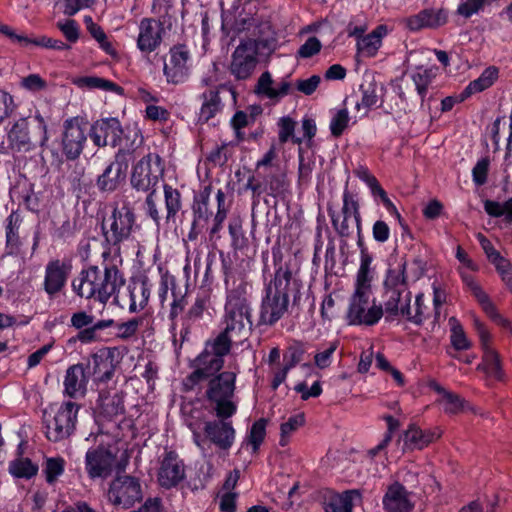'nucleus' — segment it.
I'll return each mask as SVG.
<instances>
[{"label": "nucleus", "instance_id": "obj_1", "mask_svg": "<svg viewBox=\"0 0 512 512\" xmlns=\"http://www.w3.org/2000/svg\"><path fill=\"white\" fill-rule=\"evenodd\" d=\"M274 277L265 283L257 326H274L288 311L290 297L293 306H300L302 281L293 277L290 265L282 257L273 254Z\"/></svg>", "mask_w": 512, "mask_h": 512}, {"label": "nucleus", "instance_id": "obj_2", "mask_svg": "<svg viewBox=\"0 0 512 512\" xmlns=\"http://www.w3.org/2000/svg\"><path fill=\"white\" fill-rule=\"evenodd\" d=\"M88 135L97 148L111 147L115 153L135 155L143 144V135L137 124L123 125L118 117H100L89 124Z\"/></svg>", "mask_w": 512, "mask_h": 512}, {"label": "nucleus", "instance_id": "obj_3", "mask_svg": "<svg viewBox=\"0 0 512 512\" xmlns=\"http://www.w3.org/2000/svg\"><path fill=\"white\" fill-rule=\"evenodd\" d=\"M103 237L102 256L108 257L111 253L120 255L121 245L133 239V234L140 229L137 223V216L130 203L115 205L111 213L104 216L101 224Z\"/></svg>", "mask_w": 512, "mask_h": 512}, {"label": "nucleus", "instance_id": "obj_4", "mask_svg": "<svg viewBox=\"0 0 512 512\" xmlns=\"http://www.w3.org/2000/svg\"><path fill=\"white\" fill-rule=\"evenodd\" d=\"M49 140L48 125L39 111L31 117L19 118L6 127L7 154L27 153L45 147Z\"/></svg>", "mask_w": 512, "mask_h": 512}, {"label": "nucleus", "instance_id": "obj_5", "mask_svg": "<svg viewBox=\"0 0 512 512\" xmlns=\"http://www.w3.org/2000/svg\"><path fill=\"white\" fill-rule=\"evenodd\" d=\"M204 398L215 416L236 414L238 403L234 400L236 392L237 373L222 371L207 379Z\"/></svg>", "mask_w": 512, "mask_h": 512}, {"label": "nucleus", "instance_id": "obj_6", "mask_svg": "<svg viewBox=\"0 0 512 512\" xmlns=\"http://www.w3.org/2000/svg\"><path fill=\"white\" fill-rule=\"evenodd\" d=\"M90 274L87 280V299L106 305L112 296L119 293L121 287L125 284L123 273L116 265H105L103 274L96 265H90L85 268V274Z\"/></svg>", "mask_w": 512, "mask_h": 512}, {"label": "nucleus", "instance_id": "obj_7", "mask_svg": "<svg viewBox=\"0 0 512 512\" xmlns=\"http://www.w3.org/2000/svg\"><path fill=\"white\" fill-rule=\"evenodd\" d=\"M163 175V159L158 154L148 153L132 166L130 186L138 193L157 191V185Z\"/></svg>", "mask_w": 512, "mask_h": 512}, {"label": "nucleus", "instance_id": "obj_8", "mask_svg": "<svg viewBox=\"0 0 512 512\" xmlns=\"http://www.w3.org/2000/svg\"><path fill=\"white\" fill-rule=\"evenodd\" d=\"M82 405L72 401H63L53 417L44 418L45 436L54 443L74 434L78 422V412Z\"/></svg>", "mask_w": 512, "mask_h": 512}, {"label": "nucleus", "instance_id": "obj_9", "mask_svg": "<svg viewBox=\"0 0 512 512\" xmlns=\"http://www.w3.org/2000/svg\"><path fill=\"white\" fill-rule=\"evenodd\" d=\"M72 269V260L67 258H52L45 264L40 289L50 301L66 295Z\"/></svg>", "mask_w": 512, "mask_h": 512}, {"label": "nucleus", "instance_id": "obj_10", "mask_svg": "<svg viewBox=\"0 0 512 512\" xmlns=\"http://www.w3.org/2000/svg\"><path fill=\"white\" fill-rule=\"evenodd\" d=\"M113 325H115V320H95L94 315L83 310L74 312L70 318V326L78 330L76 340L82 344H91L110 340L112 332H107L106 330L111 328Z\"/></svg>", "mask_w": 512, "mask_h": 512}, {"label": "nucleus", "instance_id": "obj_11", "mask_svg": "<svg viewBox=\"0 0 512 512\" xmlns=\"http://www.w3.org/2000/svg\"><path fill=\"white\" fill-rule=\"evenodd\" d=\"M89 121L86 117L73 116L63 122L61 151L68 161L77 160L82 154L88 135Z\"/></svg>", "mask_w": 512, "mask_h": 512}, {"label": "nucleus", "instance_id": "obj_12", "mask_svg": "<svg viewBox=\"0 0 512 512\" xmlns=\"http://www.w3.org/2000/svg\"><path fill=\"white\" fill-rule=\"evenodd\" d=\"M117 354V347H102L90 354L84 363L97 389L102 385L108 386L115 377L116 369L120 364Z\"/></svg>", "mask_w": 512, "mask_h": 512}, {"label": "nucleus", "instance_id": "obj_13", "mask_svg": "<svg viewBox=\"0 0 512 512\" xmlns=\"http://www.w3.org/2000/svg\"><path fill=\"white\" fill-rule=\"evenodd\" d=\"M370 296H350L345 314V321L349 326L373 327L384 316L382 303L372 300Z\"/></svg>", "mask_w": 512, "mask_h": 512}, {"label": "nucleus", "instance_id": "obj_14", "mask_svg": "<svg viewBox=\"0 0 512 512\" xmlns=\"http://www.w3.org/2000/svg\"><path fill=\"white\" fill-rule=\"evenodd\" d=\"M135 155L114 153L113 160L109 161L95 180V186L101 194L116 192L125 182L130 163Z\"/></svg>", "mask_w": 512, "mask_h": 512}, {"label": "nucleus", "instance_id": "obj_15", "mask_svg": "<svg viewBox=\"0 0 512 512\" xmlns=\"http://www.w3.org/2000/svg\"><path fill=\"white\" fill-rule=\"evenodd\" d=\"M225 360L207 349L203 350L190 362L193 371L184 380L186 390H194L201 382L222 372Z\"/></svg>", "mask_w": 512, "mask_h": 512}, {"label": "nucleus", "instance_id": "obj_16", "mask_svg": "<svg viewBox=\"0 0 512 512\" xmlns=\"http://www.w3.org/2000/svg\"><path fill=\"white\" fill-rule=\"evenodd\" d=\"M269 48L268 40L258 39L256 45L251 41L241 42L232 54L230 73L237 80L250 78L258 63L256 48Z\"/></svg>", "mask_w": 512, "mask_h": 512}, {"label": "nucleus", "instance_id": "obj_17", "mask_svg": "<svg viewBox=\"0 0 512 512\" xmlns=\"http://www.w3.org/2000/svg\"><path fill=\"white\" fill-rule=\"evenodd\" d=\"M117 456L112 450L103 445L90 447L84 457V468L91 480L109 478L115 468Z\"/></svg>", "mask_w": 512, "mask_h": 512}, {"label": "nucleus", "instance_id": "obj_18", "mask_svg": "<svg viewBox=\"0 0 512 512\" xmlns=\"http://www.w3.org/2000/svg\"><path fill=\"white\" fill-rule=\"evenodd\" d=\"M170 59L168 63H164L163 74L167 83L179 85L185 83L190 76L191 55L185 44H176L169 50Z\"/></svg>", "mask_w": 512, "mask_h": 512}, {"label": "nucleus", "instance_id": "obj_19", "mask_svg": "<svg viewBox=\"0 0 512 512\" xmlns=\"http://www.w3.org/2000/svg\"><path fill=\"white\" fill-rule=\"evenodd\" d=\"M234 415L216 416V419L204 423L206 438L220 450H229L235 442L236 431L230 420Z\"/></svg>", "mask_w": 512, "mask_h": 512}, {"label": "nucleus", "instance_id": "obj_20", "mask_svg": "<svg viewBox=\"0 0 512 512\" xmlns=\"http://www.w3.org/2000/svg\"><path fill=\"white\" fill-rule=\"evenodd\" d=\"M212 192L210 185L204 186L198 193L194 194L192 209V223L187 238L189 241H195L199 235L207 229L213 212L209 209V199Z\"/></svg>", "mask_w": 512, "mask_h": 512}, {"label": "nucleus", "instance_id": "obj_21", "mask_svg": "<svg viewBox=\"0 0 512 512\" xmlns=\"http://www.w3.org/2000/svg\"><path fill=\"white\" fill-rule=\"evenodd\" d=\"M136 47L143 55L155 52L163 42L164 24L155 18L144 17L140 20Z\"/></svg>", "mask_w": 512, "mask_h": 512}, {"label": "nucleus", "instance_id": "obj_22", "mask_svg": "<svg viewBox=\"0 0 512 512\" xmlns=\"http://www.w3.org/2000/svg\"><path fill=\"white\" fill-rule=\"evenodd\" d=\"M91 379L84 362L70 365L64 375L63 396L77 402L84 399L88 391V383Z\"/></svg>", "mask_w": 512, "mask_h": 512}, {"label": "nucleus", "instance_id": "obj_23", "mask_svg": "<svg viewBox=\"0 0 512 512\" xmlns=\"http://www.w3.org/2000/svg\"><path fill=\"white\" fill-rule=\"evenodd\" d=\"M449 11L443 7H429L405 19V27L413 33L422 30H437L448 23Z\"/></svg>", "mask_w": 512, "mask_h": 512}, {"label": "nucleus", "instance_id": "obj_24", "mask_svg": "<svg viewBox=\"0 0 512 512\" xmlns=\"http://www.w3.org/2000/svg\"><path fill=\"white\" fill-rule=\"evenodd\" d=\"M463 284L469 289L472 296L476 299L483 312L496 324L503 328H510L511 323L504 318L498 311L496 305L492 302L489 295L475 281L474 277L468 273L460 272Z\"/></svg>", "mask_w": 512, "mask_h": 512}, {"label": "nucleus", "instance_id": "obj_25", "mask_svg": "<svg viewBox=\"0 0 512 512\" xmlns=\"http://www.w3.org/2000/svg\"><path fill=\"white\" fill-rule=\"evenodd\" d=\"M224 329L239 337L247 338L252 330V308L225 305Z\"/></svg>", "mask_w": 512, "mask_h": 512}, {"label": "nucleus", "instance_id": "obj_26", "mask_svg": "<svg viewBox=\"0 0 512 512\" xmlns=\"http://www.w3.org/2000/svg\"><path fill=\"white\" fill-rule=\"evenodd\" d=\"M109 500L116 506H132L141 498V486L137 478L125 476L123 480L114 481L108 491Z\"/></svg>", "mask_w": 512, "mask_h": 512}, {"label": "nucleus", "instance_id": "obj_27", "mask_svg": "<svg viewBox=\"0 0 512 512\" xmlns=\"http://www.w3.org/2000/svg\"><path fill=\"white\" fill-rule=\"evenodd\" d=\"M10 197L18 206L27 211L38 214L41 200L40 192H35V184L26 176L20 175L10 188Z\"/></svg>", "mask_w": 512, "mask_h": 512}, {"label": "nucleus", "instance_id": "obj_28", "mask_svg": "<svg viewBox=\"0 0 512 512\" xmlns=\"http://www.w3.org/2000/svg\"><path fill=\"white\" fill-rule=\"evenodd\" d=\"M185 478L184 464L176 451H166L158 471V483L162 488L176 487Z\"/></svg>", "mask_w": 512, "mask_h": 512}, {"label": "nucleus", "instance_id": "obj_29", "mask_svg": "<svg viewBox=\"0 0 512 512\" xmlns=\"http://www.w3.org/2000/svg\"><path fill=\"white\" fill-rule=\"evenodd\" d=\"M223 89L231 92L233 98L236 97V92L234 89L227 87V85H220L217 88L206 89L198 96V99L201 101V107L197 113V124L208 123L209 120L214 118L218 113L222 112L224 104L220 97V90Z\"/></svg>", "mask_w": 512, "mask_h": 512}, {"label": "nucleus", "instance_id": "obj_30", "mask_svg": "<svg viewBox=\"0 0 512 512\" xmlns=\"http://www.w3.org/2000/svg\"><path fill=\"white\" fill-rule=\"evenodd\" d=\"M361 500V492L357 489L345 490L341 493L334 490H326L321 497V505L324 512H353L354 500Z\"/></svg>", "mask_w": 512, "mask_h": 512}, {"label": "nucleus", "instance_id": "obj_31", "mask_svg": "<svg viewBox=\"0 0 512 512\" xmlns=\"http://www.w3.org/2000/svg\"><path fill=\"white\" fill-rule=\"evenodd\" d=\"M410 492L406 487L395 481L391 483L382 498L383 509L386 512H412L414 503L409 498Z\"/></svg>", "mask_w": 512, "mask_h": 512}, {"label": "nucleus", "instance_id": "obj_32", "mask_svg": "<svg viewBox=\"0 0 512 512\" xmlns=\"http://www.w3.org/2000/svg\"><path fill=\"white\" fill-rule=\"evenodd\" d=\"M22 223L23 216L19 209L12 210L11 213L5 219V255H19L22 246V241L19 235V229Z\"/></svg>", "mask_w": 512, "mask_h": 512}, {"label": "nucleus", "instance_id": "obj_33", "mask_svg": "<svg viewBox=\"0 0 512 512\" xmlns=\"http://www.w3.org/2000/svg\"><path fill=\"white\" fill-rule=\"evenodd\" d=\"M274 81L269 71L263 72L258 78L254 92L261 97L278 102L290 93L291 84L288 81H281L273 87Z\"/></svg>", "mask_w": 512, "mask_h": 512}, {"label": "nucleus", "instance_id": "obj_34", "mask_svg": "<svg viewBox=\"0 0 512 512\" xmlns=\"http://www.w3.org/2000/svg\"><path fill=\"white\" fill-rule=\"evenodd\" d=\"M97 405L100 415L108 421L125 413L124 396L119 392L110 395L105 389H99Z\"/></svg>", "mask_w": 512, "mask_h": 512}, {"label": "nucleus", "instance_id": "obj_35", "mask_svg": "<svg viewBox=\"0 0 512 512\" xmlns=\"http://www.w3.org/2000/svg\"><path fill=\"white\" fill-rule=\"evenodd\" d=\"M440 437L439 428L422 430L415 424H410L404 432V443L411 450H422Z\"/></svg>", "mask_w": 512, "mask_h": 512}, {"label": "nucleus", "instance_id": "obj_36", "mask_svg": "<svg viewBox=\"0 0 512 512\" xmlns=\"http://www.w3.org/2000/svg\"><path fill=\"white\" fill-rule=\"evenodd\" d=\"M388 32L389 29L387 25H377L369 34L364 35L357 41V52L366 57L376 56L382 46V40L388 35Z\"/></svg>", "mask_w": 512, "mask_h": 512}, {"label": "nucleus", "instance_id": "obj_37", "mask_svg": "<svg viewBox=\"0 0 512 512\" xmlns=\"http://www.w3.org/2000/svg\"><path fill=\"white\" fill-rule=\"evenodd\" d=\"M72 83L80 89H99L112 92L119 96H123L125 94V90L122 86L111 80L98 76H78L72 80Z\"/></svg>", "mask_w": 512, "mask_h": 512}, {"label": "nucleus", "instance_id": "obj_38", "mask_svg": "<svg viewBox=\"0 0 512 512\" xmlns=\"http://www.w3.org/2000/svg\"><path fill=\"white\" fill-rule=\"evenodd\" d=\"M477 369L483 371L487 377L503 382L506 378L499 353L494 349L483 352L482 361Z\"/></svg>", "mask_w": 512, "mask_h": 512}, {"label": "nucleus", "instance_id": "obj_39", "mask_svg": "<svg viewBox=\"0 0 512 512\" xmlns=\"http://www.w3.org/2000/svg\"><path fill=\"white\" fill-rule=\"evenodd\" d=\"M226 289L225 305L249 308L251 303L249 300L252 285L247 280H240L236 284H231Z\"/></svg>", "mask_w": 512, "mask_h": 512}, {"label": "nucleus", "instance_id": "obj_40", "mask_svg": "<svg viewBox=\"0 0 512 512\" xmlns=\"http://www.w3.org/2000/svg\"><path fill=\"white\" fill-rule=\"evenodd\" d=\"M406 269V261L399 264L397 268H388L383 281V289L401 292L410 291L408 289Z\"/></svg>", "mask_w": 512, "mask_h": 512}, {"label": "nucleus", "instance_id": "obj_41", "mask_svg": "<svg viewBox=\"0 0 512 512\" xmlns=\"http://www.w3.org/2000/svg\"><path fill=\"white\" fill-rule=\"evenodd\" d=\"M436 76L437 67H417V71L411 73L410 77L415 85L417 94L420 97L421 105L424 104L428 87L432 84Z\"/></svg>", "mask_w": 512, "mask_h": 512}, {"label": "nucleus", "instance_id": "obj_42", "mask_svg": "<svg viewBox=\"0 0 512 512\" xmlns=\"http://www.w3.org/2000/svg\"><path fill=\"white\" fill-rule=\"evenodd\" d=\"M233 337H236L227 329L222 328L220 333L213 339H208L204 348L219 358L224 359L226 355H228L232 348Z\"/></svg>", "mask_w": 512, "mask_h": 512}, {"label": "nucleus", "instance_id": "obj_43", "mask_svg": "<svg viewBox=\"0 0 512 512\" xmlns=\"http://www.w3.org/2000/svg\"><path fill=\"white\" fill-rule=\"evenodd\" d=\"M480 243L489 262L495 267L499 276L507 274L512 270L511 261L502 256L488 239L483 237V239L480 240Z\"/></svg>", "mask_w": 512, "mask_h": 512}, {"label": "nucleus", "instance_id": "obj_44", "mask_svg": "<svg viewBox=\"0 0 512 512\" xmlns=\"http://www.w3.org/2000/svg\"><path fill=\"white\" fill-rule=\"evenodd\" d=\"M163 193L166 209V221H175L177 214L182 209L181 192L172 185L165 183L163 185Z\"/></svg>", "mask_w": 512, "mask_h": 512}, {"label": "nucleus", "instance_id": "obj_45", "mask_svg": "<svg viewBox=\"0 0 512 512\" xmlns=\"http://www.w3.org/2000/svg\"><path fill=\"white\" fill-rule=\"evenodd\" d=\"M39 467L30 458L18 457L9 462V473L19 479H31L37 475Z\"/></svg>", "mask_w": 512, "mask_h": 512}, {"label": "nucleus", "instance_id": "obj_46", "mask_svg": "<svg viewBox=\"0 0 512 512\" xmlns=\"http://www.w3.org/2000/svg\"><path fill=\"white\" fill-rule=\"evenodd\" d=\"M219 256L225 288H228L231 284L238 283L240 280H246L245 274L238 265L233 263L229 254L220 251Z\"/></svg>", "mask_w": 512, "mask_h": 512}, {"label": "nucleus", "instance_id": "obj_47", "mask_svg": "<svg viewBox=\"0 0 512 512\" xmlns=\"http://www.w3.org/2000/svg\"><path fill=\"white\" fill-rule=\"evenodd\" d=\"M187 305L186 295L182 294L181 291L173 296V301L170 304V310L168 314V319L170 321L169 333L173 338V344L175 348H177V322L180 314L183 313L185 307Z\"/></svg>", "mask_w": 512, "mask_h": 512}, {"label": "nucleus", "instance_id": "obj_48", "mask_svg": "<svg viewBox=\"0 0 512 512\" xmlns=\"http://www.w3.org/2000/svg\"><path fill=\"white\" fill-rule=\"evenodd\" d=\"M406 292L384 290L382 304L384 310L385 322L391 323L397 319L398 307L403 300V296Z\"/></svg>", "mask_w": 512, "mask_h": 512}, {"label": "nucleus", "instance_id": "obj_49", "mask_svg": "<svg viewBox=\"0 0 512 512\" xmlns=\"http://www.w3.org/2000/svg\"><path fill=\"white\" fill-rule=\"evenodd\" d=\"M484 210L490 217H504L507 223H512V197L508 198L502 204L495 200H485Z\"/></svg>", "mask_w": 512, "mask_h": 512}, {"label": "nucleus", "instance_id": "obj_50", "mask_svg": "<svg viewBox=\"0 0 512 512\" xmlns=\"http://www.w3.org/2000/svg\"><path fill=\"white\" fill-rule=\"evenodd\" d=\"M306 349L301 341L294 340L283 353V366L288 370L296 367L304 358Z\"/></svg>", "mask_w": 512, "mask_h": 512}, {"label": "nucleus", "instance_id": "obj_51", "mask_svg": "<svg viewBox=\"0 0 512 512\" xmlns=\"http://www.w3.org/2000/svg\"><path fill=\"white\" fill-rule=\"evenodd\" d=\"M498 78L499 68L492 65L485 68L478 78L469 83L476 93H480L492 87Z\"/></svg>", "mask_w": 512, "mask_h": 512}, {"label": "nucleus", "instance_id": "obj_52", "mask_svg": "<svg viewBox=\"0 0 512 512\" xmlns=\"http://www.w3.org/2000/svg\"><path fill=\"white\" fill-rule=\"evenodd\" d=\"M449 323L451 324L450 342L452 347L457 351L468 350L472 344L468 340L462 325L455 317H451Z\"/></svg>", "mask_w": 512, "mask_h": 512}, {"label": "nucleus", "instance_id": "obj_53", "mask_svg": "<svg viewBox=\"0 0 512 512\" xmlns=\"http://www.w3.org/2000/svg\"><path fill=\"white\" fill-rule=\"evenodd\" d=\"M267 419L260 418L256 420L249 429L247 439L252 446L253 452H257L266 436Z\"/></svg>", "mask_w": 512, "mask_h": 512}, {"label": "nucleus", "instance_id": "obj_54", "mask_svg": "<svg viewBox=\"0 0 512 512\" xmlns=\"http://www.w3.org/2000/svg\"><path fill=\"white\" fill-rule=\"evenodd\" d=\"M374 270H359L356 273L355 289L351 296H365L371 293Z\"/></svg>", "mask_w": 512, "mask_h": 512}, {"label": "nucleus", "instance_id": "obj_55", "mask_svg": "<svg viewBox=\"0 0 512 512\" xmlns=\"http://www.w3.org/2000/svg\"><path fill=\"white\" fill-rule=\"evenodd\" d=\"M267 194L272 197L283 196L287 191L288 183L282 173L270 174L265 178Z\"/></svg>", "mask_w": 512, "mask_h": 512}, {"label": "nucleus", "instance_id": "obj_56", "mask_svg": "<svg viewBox=\"0 0 512 512\" xmlns=\"http://www.w3.org/2000/svg\"><path fill=\"white\" fill-rule=\"evenodd\" d=\"M65 471V461L61 457L48 458L43 473L48 484H54Z\"/></svg>", "mask_w": 512, "mask_h": 512}, {"label": "nucleus", "instance_id": "obj_57", "mask_svg": "<svg viewBox=\"0 0 512 512\" xmlns=\"http://www.w3.org/2000/svg\"><path fill=\"white\" fill-rule=\"evenodd\" d=\"M278 138L280 143H286L292 140L293 143L301 144L302 139L294 136L296 122L289 116H283L278 121Z\"/></svg>", "mask_w": 512, "mask_h": 512}, {"label": "nucleus", "instance_id": "obj_58", "mask_svg": "<svg viewBox=\"0 0 512 512\" xmlns=\"http://www.w3.org/2000/svg\"><path fill=\"white\" fill-rule=\"evenodd\" d=\"M142 323V317H134L122 323H117L115 321V325L112 327L117 329V333H115L117 338L121 340H128L136 335L138 328ZM112 336H114V333H112Z\"/></svg>", "mask_w": 512, "mask_h": 512}, {"label": "nucleus", "instance_id": "obj_59", "mask_svg": "<svg viewBox=\"0 0 512 512\" xmlns=\"http://www.w3.org/2000/svg\"><path fill=\"white\" fill-rule=\"evenodd\" d=\"M228 231L231 237V246L234 250H242L247 246V238L245 237L240 219L234 218L230 220Z\"/></svg>", "mask_w": 512, "mask_h": 512}, {"label": "nucleus", "instance_id": "obj_60", "mask_svg": "<svg viewBox=\"0 0 512 512\" xmlns=\"http://www.w3.org/2000/svg\"><path fill=\"white\" fill-rule=\"evenodd\" d=\"M360 90L362 92L361 102H357L355 108L359 110L361 107L366 109L374 107L378 102L376 83L371 82L367 87L361 85Z\"/></svg>", "mask_w": 512, "mask_h": 512}, {"label": "nucleus", "instance_id": "obj_61", "mask_svg": "<svg viewBox=\"0 0 512 512\" xmlns=\"http://www.w3.org/2000/svg\"><path fill=\"white\" fill-rule=\"evenodd\" d=\"M349 123V113L346 108L340 109L330 121V132L331 135L338 138L340 137Z\"/></svg>", "mask_w": 512, "mask_h": 512}, {"label": "nucleus", "instance_id": "obj_62", "mask_svg": "<svg viewBox=\"0 0 512 512\" xmlns=\"http://www.w3.org/2000/svg\"><path fill=\"white\" fill-rule=\"evenodd\" d=\"M425 296L424 293L420 292L415 296V302H414V313L413 317L408 318V322L416 325L421 326L425 322V320L428 319V314L426 311L428 310V306L424 302Z\"/></svg>", "mask_w": 512, "mask_h": 512}, {"label": "nucleus", "instance_id": "obj_63", "mask_svg": "<svg viewBox=\"0 0 512 512\" xmlns=\"http://www.w3.org/2000/svg\"><path fill=\"white\" fill-rule=\"evenodd\" d=\"M322 49L321 41L315 37H309L297 50V59H308L317 55Z\"/></svg>", "mask_w": 512, "mask_h": 512}, {"label": "nucleus", "instance_id": "obj_64", "mask_svg": "<svg viewBox=\"0 0 512 512\" xmlns=\"http://www.w3.org/2000/svg\"><path fill=\"white\" fill-rule=\"evenodd\" d=\"M490 167L488 156L480 158L472 168V180L476 186H483L487 182Z\"/></svg>", "mask_w": 512, "mask_h": 512}]
</instances>
